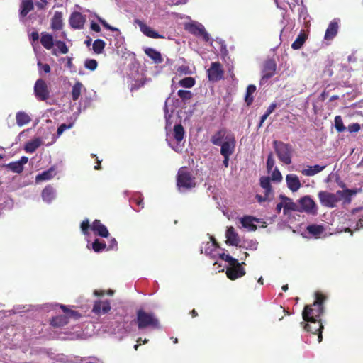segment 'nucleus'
Masks as SVG:
<instances>
[{"instance_id": "obj_55", "label": "nucleus", "mask_w": 363, "mask_h": 363, "mask_svg": "<svg viewBox=\"0 0 363 363\" xmlns=\"http://www.w3.org/2000/svg\"><path fill=\"white\" fill-rule=\"evenodd\" d=\"M177 94L183 100L189 99L192 96L191 91L187 90H179Z\"/></svg>"}, {"instance_id": "obj_9", "label": "nucleus", "mask_w": 363, "mask_h": 363, "mask_svg": "<svg viewBox=\"0 0 363 363\" xmlns=\"http://www.w3.org/2000/svg\"><path fill=\"white\" fill-rule=\"evenodd\" d=\"M274 147L279 160L286 164L291 163V147L282 142L274 141Z\"/></svg>"}, {"instance_id": "obj_44", "label": "nucleus", "mask_w": 363, "mask_h": 363, "mask_svg": "<svg viewBox=\"0 0 363 363\" xmlns=\"http://www.w3.org/2000/svg\"><path fill=\"white\" fill-rule=\"evenodd\" d=\"M55 45L57 47V49L53 50V55H57L58 51L62 54H66L68 52V48L64 42L60 40H55Z\"/></svg>"}, {"instance_id": "obj_47", "label": "nucleus", "mask_w": 363, "mask_h": 363, "mask_svg": "<svg viewBox=\"0 0 363 363\" xmlns=\"http://www.w3.org/2000/svg\"><path fill=\"white\" fill-rule=\"evenodd\" d=\"M335 128L338 133H342L346 130V127L344 125L342 119L340 116H336L334 120Z\"/></svg>"}, {"instance_id": "obj_34", "label": "nucleus", "mask_w": 363, "mask_h": 363, "mask_svg": "<svg viewBox=\"0 0 363 363\" xmlns=\"http://www.w3.org/2000/svg\"><path fill=\"white\" fill-rule=\"evenodd\" d=\"M338 30V23L337 21H332L326 29L324 38L327 40H331L337 35Z\"/></svg>"}, {"instance_id": "obj_5", "label": "nucleus", "mask_w": 363, "mask_h": 363, "mask_svg": "<svg viewBox=\"0 0 363 363\" xmlns=\"http://www.w3.org/2000/svg\"><path fill=\"white\" fill-rule=\"evenodd\" d=\"M137 323L139 329L150 328L160 329V325L158 319L152 313H147L140 309L137 312Z\"/></svg>"}, {"instance_id": "obj_35", "label": "nucleus", "mask_w": 363, "mask_h": 363, "mask_svg": "<svg viewBox=\"0 0 363 363\" xmlns=\"http://www.w3.org/2000/svg\"><path fill=\"white\" fill-rule=\"evenodd\" d=\"M16 124L22 127L31 121L30 116L24 111H18L16 114Z\"/></svg>"}, {"instance_id": "obj_12", "label": "nucleus", "mask_w": 363, "mask_h": 363, "mask_svg": "<svg viewBox=\"0 0 363 363\" xmlns=\"http://www.w3.org/2000/svg\"><path fill=\"white\" fill-rule=\"evenodd\" d=\"M340 193H330L325 191H322L318 193V198L320 203L328 208H333L338 202L337 196H339Z\"/></svg>"}, {"instance_id": "obj_43", "label": "nucleus", "mask_w": 363, "mask_h": 363, "mask_svg": "<svg viewBox=\"0 0 363 363\" xmlns=\"http://www.w3.org/2000/svg\"><path fill=\"white\" fill-rule=\"evenodd\" d=\"M83 88V84L79 82H77L74 84L72 89V97L74 101L78 100Z\"/></svg>"}, {"instance_id": "obj_46", "label": "nucleus", "mask_w": 363, "mask_h": 363, "mask_svg": "<svg viewBox=\"0 0 363 363\" xmlns=\"http://www.w3.org/2000/svg\"><path fill=\"white\" fill-rule=\"evenodd\" d=\"M105 42L103 40L97 39L93 43V50L95 53L101 54L104 51L105 47Z\"/></svg>"}, {"instance_id": "obj_24", "label": "nucleus", "mask_w": 363, "mask_h": 363, "mask_svg": "<svg viewBox=\"0 0 363 363\" xmlns=\"http://www.w3.org/2000/svg\"><path fill=\"white\" fill-rule=\"evenodd\" d=\"M286 182L287 187L292 192H296L301 186V184L298 177L294 174L286 175Z\"/></svg>"}, {"instance_id": "obj_18", "label": "nucleus", "mask_w": 363, "mask_h": 363, "mask_svg": "<svg viewBox=\"0 0 363 363\" xmlns=\"http://www.w3.org/2000/svg\"><path fill=\"white\" fill-rule=\"evenodd\" d=\"M277 65L272 60L267 61L264 64L263 75L261 79V83L263 84L269 78L272 77L276 72Z\"/></svg>"}, {"instance_id": "obj_36", "label": "nucleus", "mask_w": 363, "mask_h": 363, "mask_svg": "<svg viewBox=\"0 0 363 363\" xmlns=\"http://www.w3.org/2000/svg\"><path fill=\"white\" fill-rule=\"evenodd\" d=\"M33 9V3L32 0H23L20 6V16L25 17Z\"/></svg>"}, {"instance_id": "obj_17", "label": "nucleus", "mask_w": 363, "mask_h": 363, "mask_svg": "<svg viewBox=\"0 0 363 363\" xmlns=\"http://www.w3.org/2000/svg\"><path fill=\"white\" fill-rule=\"evenodd\" d=\"M240 228H243L248 231H255L257 229L256 223H259V219L251 216H245L239 218Z\"/></svg>"}, {"instance_id": "obj_21", "label": "nucleus", "mask_w": 363, "mask_h": 363, "mask_svg": "<svg viewBox=\"0 0 363 363\" xmlns=\"http://www.w3.org/2000/svg\"><path fill=\"white\" fill-rule=\"evenodd\" d=\"M86 22V17L79 12H73L69 17V24L75 29L83 28Z\"/></svg>"}, {"instance_id": "obj_33", "label": "nucleus", "mask_w": 363, "mask_h": 363, "mask_svg": "<svg viewBox=\"0 0 363 363\" xmlns=\"http://www.w3.org/2000/svg\"><path fill=\"white\" fill-rule=\"evenodd\" d=\"M51 28L53 30H59L62 28V14L60 11H55L51 19Z\"/></svg>"}, {"instance_id": "obj_4", "label": "nucleus", "mask_w": 363, "mask_h": 363, "mask_svg": "<svg viewBox=\"0 0 363 363\" xmlns=\"http://www.w3.org/2000/svg\"><path fill=\"white\" fill-rule=\"evenodd\" d=\"M55 306H60L64 312V315H60L54 317L50 324L53 327L61 328L69 323L70 319L78 320L81 315L76 311L72 310L65 305H55Z\"/></svg>"}, {"instance_id": "obj_42", "label": "nucleus", "mask_w": 363, "mask_h": 363, "mask_svg": "<svg viewBox=\"0 0 363 363\" xmlns=\"http://www.w3.org/2000/svg\"><path fill=\"white\" fill-rule=\"evenodd\" d=\"M307 38V35L304 32H301L296 40L294 41V43L291 44V48L294 50H298L300 49L304 43L306 42V40Z\"/></svg>"}, {"instance_id": "obj_29", "label": "nucleus", "mask_w": 363, "mask_h": 363, "mask_svg": "<svg viewBox=\"0 0 363 363\" xmlns=\"http://www.w3.org/2000/svg\"><path fill=\"white\" fill-rule=\"evenodd\" d=\"M308 233L315 238H320L325 233V228L322 225H309L306 228Z\"/></svg>"}, {"instance_id": "obj_51", "label": "nucleus", "mask_w": 363, "mask_h": 363, "mask_svg": "<svg viewBox=\"0 0 363 363\" xmlns=\"http://www.w3.org/2000/svg\"><path fill=\"white\" fill-rule=\"evenodd\" d=\"M98 63L96 60L88 59L84 62V66L86 69L94 71L97 68Z\"/></svg>"}, {"instance_id": "obj_15", "label": "nucleus", "mask_w": 363, "mask_h": 363, "mask_svg": "<svg viewBox=\"0 0 363 363\" xmlns=\"http://www.w3.org/2000/svg\"><path fill=\"white\" fill-rule=\"evenodd\" d=\"M34 92L38 99L45 101L48 98L49 92L46 83L43 79H38L34 86Z\"/></svg>"}, {"instance_id": "obj_7", "label": "nucleus", "mask_w": 363, "mask_h": 363, "mask_svg": "<svg viewBox=\"0 0 363 363\" xmlns=\"http://www.w3.org/2000/svg\"><path fill=\"white\" fill-rule=\"evenodd\" d=\"M201 252L215 260L214 266L218 264V259L222 260L223 257L226 255L224 252H221V250L217 246L216 241L211 237L209 241L201 245Z\"/></svg>"}, {"instance_id": "obj_60", "label": "nucleus", "mask_w": 363, "mask_h": 363, "mask_svg": "<svg viewBox=\"0 0 363 363\" xmlns=\"http://www.w3.org/2000/svg\"><path fill=\"white\" fill-rule=\"evenodd\" d=\"M277 107V104L275 103H272L269 105V106L267 108V111H266V113L268 114V115H270L275 109V108Z\"/></svg>"}, {"instance_id": "obj_64", "label": "nucleus", "mask_w": 363, "mask_h": 363, "mask_svg": "<svg viewBox=\"0 0 363 363\" xmlns=\"http://www.w3.org/2000/svg\"><path fill=\"white\" fill-rule=\"evenodd\" d=\"M28 161V158L26 156H23L21 157L18 162L21 164L22 167H23L24 164H26Z\"/></svg>"}, {"instance_id": "obj_13", "label": "nucleus", "mask_w": 363, "mask_h": 363, "mask_svg": "<svg viewBox=\"0 0 363 363\" xmlns=\"http://www.w3.org/2000/svg\"><path fill=\"white\" fill-rule=\"evenodd\" d=\"M185 28L191 33L202 37L205 41L210 40L209 34L206 32L204 26L198 22H192L186 25Z\"/></svg>"}, {"instance_id": "obj_52", "label": "nucleus", "mask_w": 363, "mask_h": 363, "mask_svg": "<svg viewBox=\"0 0 363 363\" xmlns=\"http://www.w3.org/2000/svg\"><path fill=\"white\" fill-rule=\"evenodd\" d=\"M275 164L274 159L273 158L272 154H269L267 160V169L268 173H270L272 169H274Z\"/></svg>"}, {"instance_id": "obj_39", "label": "nucleus", "mask_w": 363, "mask_h": 363, "mask_svg": "<svg viewBox=\"0 0 363 363\" xmlns=\"http://www.w3.org/2000/svg\"><path fill=\"white\" fill-rule=\"evenodd\" d=\"M335 193H340V194L337 196V201H343L344 203H350L352 195L354 194V191L350 189L338 190Z\"/></svg>"}, {"instance_id": "obj_57", "label": "nucleus", "mask_w": 363, "mask_h": 363, "mask_svg": "<svg viewBox=\"0 0 363 363\" xmlns=\"http://www.w3.org/2000/svg\"><path fill=\"white\" fill-rule=\"evenodd\" d=\"M38 67L40 72L43 71L45 73H49L50 72V67L48 64H42L40 61H38Z\"/></svg>"}, {"instance_id": "obj_20", "label": "nucleus", "mask_w": 363, "mask_h": 363, "mask_svg": "<svg viewBox=\"0 0 363 363\" xmlns=\"http://www.w3.org/2000/svg\"><path fill=\"white\" fill-rule=\"evenodd\" d=\"M135 23L138 25L140 31L147 37L154 39L164 38V36L160 35L157 31L153 30L152 28L146 25L143 21L140 20H136Z\"/></svg>"}, {"instance_id": "obj_23", "label": "nucleus", "mask_w": 363, "mask_h": 363, "mask_svg": "<svg viewBox=\"0 0 363 363\" xmlns=\"http://www.w3.org/2000/svg\"><path fill=\"white\" fill-rule=\"evenodd\" d=\"M111 310L109 301H97L94 303L92 311L96 315H104Z\"/></svg>"}, {"instance_id": "obj_38", "label": "nucleus", "mask_w": 363, "mask_h": 363, "mask_svg": "<svg viewBox=\"0 0 363 363\" xmlns=\"http://www.w3.org/2000/svg\"><path fill=\"white\" fill-rule=\"evenodd\" d=\"M145 54L150 57L155 63H161L162 62V57L160 52L156 50L147 48L145 50Z\"/></svg>"}, {"instance_id": "obj_54", "label": "nucleus", "mask_w": 363, "mask_h": 363, "mask_svg": "<svg viewBox=\"0 0 363 363\" xmlns=\"http://www.w3.org/2000/svg\"><path fill=\"white\" fill-rule=\"evenodd\" d=\"M177 72L182 74H192L191 69L188 65H182L177 68Z\"/></svg>"}, {"instance_id": "obj_40", "label": "nucleus", "mask_w": 363, "mask_h": 363, "mask_svg": "<svg viewBox=\"0 0 363 363\" xmlns=\"http://www.w3.org/2000/svg\"><path fill=\"white\" fill-rule=\"evenodd\" d=\"M42 144V140L39 138H36L29 142L25 145V150L27 152H34Z\"/></svg>"}, {"instance_id": "obj_58", "label": "nucleus", "mask_w": 363, "mask_h": 363, "mask_svg": "<svg viewBox=\"0 0 363 363\" xmlns=\"http://www.w3.org/2000/svg\"><path fill=\"white\" fill-rule=\"evenodd\" d=\"M99 21L108 30H118V29L116 28H114V27H112L111 26H110L109 24H108L106 23V21H104V19L101 18L100 17H97Z\"/></svg>"}, {"instance_id": "obj_37", "label": "nucleus", "mask_w": 363, "mask_h": 363, "mask_svg": "<svg viewBox=\"0 0 363 363\" xmlns=\"http://www.w3.org/2000/svg\"><path fill=\"white\" fill-rule=\"evenodd\" d=\"M260 186L264 189V194L267 198L272 195V189L270 184V178L269 177H262L260 178Z\"/></svg>"}, {"instance_id": "obj_50", "label": "nucleus", "mask_w": 363, "mask_h": 363, "mask_svg": "<svg viewBox=\"0 0 363 363\" xmlns=\"http://www.w3.org/2000/svg\"><path fill=\"white\" fill-rule=\"evenodd\" d=\"M271 179L275 182H280L282 180V175L277 167L271 171Z\"/></svg>"}, {"instance_id": "obj_11", "label": "nucleus", "mask_w": 363, "mask_h": 363, "mask_svg": "<svg viewBox=\"0 0 363 363\" xmlns=\"http://www.w3.org/2000/svg\"><path fill=\"white\" fill-rule=\"evenodd\" d=\"M208 80L213 82H218L223 78L224 71L220 63L213 62L207 69Z\"/></svg>"}, {"instance_id": "obj_2", "label": "nucleus", "mask_w": 363, "mask_h": 363, "mask_svg": "<svg viewBox=\"0 0 363 363\" xmlns=\"http://www.w3.org/2000/svg\"><path fill=\"white\" fill-rule=\"evenodd\" d=\"M324 297L320 294H316V299L313 306L308 305L304 308L302 315L304 321H313L320 320L323 313V303Z\"/></svg>"}, {"instance_id": "obj_41", "label": "nucleus", "mask_w": 363, "mask_h": 363, "mask_svg": "<svg viewBox=\"0 0 363 363\" xmlns=\"http://www.w3.org/2000/svg\"><path fill=\"white\" fill-rule=\"evenodd\" d=\"M349 221L350 223L348 224V227L344 230L345 232H352L363 228V218H359L358 221L352 220L351 219H350Z\"/></svg>"}, {"instance_id": "obj_30", "label": "nucleus", "mask_w": 363, "mask_h": 363, "mask_svg": "<svg viewBox=\"0 0 363 363\" xmlns=\"http://www.w3.org/2000/svg\"><path fill=\"white\" fill-rule=\"evenodd\" d=\"M325 167L326 165L319 164L308 166L306 168L301 170V173L304 176L312 177L322 172L323 169H325Z\"/></svg>"}, {"instance_id": "obj_19", "label": "nucleus", "mask_w": 363, "mask_h": 363, "mask_svg": "<svg viewBox=\"0 0 363 363\" xmlns=\"http://www.w3.org/2000/svg\"><path fill=\"white\" fill-rule=\"evenodd\" d=\"M94 232V235L103 238H108L109 235L107 228L103 225L99 220H95L91 225H89V231Z\"/></svg>"}, {"instance_id": "obj_31", "label": "nucleus", "mask_w": 363, "mask_h": 363, "mask_svg": "<svg viewBox=\"0 0 363 363\" xmlns=\"http://www.w3.org/2000/svg\"><path fill=\"white\" fill-rule=\"evenodd\" d=\"M40 43L47 50H51L54 44H55L54 37L46 32H43L41 33Z\"/></svg>"}, {"instance_id": "obj_61", "label": "nucleus", "mask_w": 363, "mask_h": 363, "mask_svg": "<svg viewBox=\"0 0 363 363\" xmlns=\"http://www.w3.org/2000/svg\"><path fill=\"white\" fill-rule=\"evenodd\" d=\"M256 199H257L258 202L262 203V202H263L264 201L269 200L271 199V196H269V198H267L265 194H264V197L257 194L256 196Z\"/></svg>"}, {"instance_id": "obj_22", "label": "nucleus", "mask_w": 363, "mask_h": 363, "mask_svg": "<svg viewBox=\"0 0 363 363\" xmlns=\"http://www.w3.org/2000/svg\"><path fill=\"white\" fill-rule=\"evenodd\" d=\"M280 200L283 201L284 215H288L291 211H298V205L293 201V200L284 195L279 196Z\"/></svg>"}, {"instance_id": "obj_59", "label": "nucleus", "mask_w": 363, "mask_h": 363, "mask_svg": "<svg viewBox=\"0 0 363 363\" xmlns=\"http://www.w3.org/2000/svg\"><path fill=\"white\" fill-rule=\"evenodd\" d=\"M299 16L300 17L303 18V20H306V17L308 16L307 9L303 5H302L301 8L300 9Z\"/></svg>"}, {"instance_id": "obj_62", "label": "nucleus", "mask_w": 363, "mask_h": 363, "mask_svg": "<svg viewBox=\"0 0 363 363\" xmlns=\"http://www.w3.org/2000/svg\"><path fill=\"white\" fill-rule=\"evenodd\" d=\"M116 247H117V242H116V239H114V238L111 239V243H110L108 249L113 250V249L116 248Z\"/></svg>"}, {"instance_id": "obj_45", "label": "nucleus", "mask_w": 363, "mask_h": 363, "mask_svg": "<svg viewBox=\"0 0 363 363\" xmlns=\"http://www.w3.org/2000/svg\"><path fill=\"white\" fill-rule=\"evenodd\" d=\"M256 91V86L254 85H249L247 88L246 94H245V102L249 106L253 101L252 94Z\"/></svg>"}, {"instance_id": "obj_56", "label": "nucleus", "mask_w": 363, "mask_h": 363, "mask_svg": "<svg viewBox=\"0 0 363 363\" xmlns=\"http://www.w3.org/2000/svg\"><path fill=\"white\" fill-rule=\"evenodd\" d=\"M360 128V125L358 123H354L347 126V130L351 133L359 131Z\"/></svg>"}, {"instance_id": "obj_27", "label": "nucleus", "mask_w": 363, "mask_h": 363, "mask_svg": "<svg viewBox=\"0 0 363 363\" xmlns=\"http://www.w3.org/2000/svg\"><path fill=\"white\" fill-rule=\"evenodd\" d=\"M229 133H227L225 129H220L215 133L211 138V142L214 145L219 146L224 141H225V138L229 135Z\"/></svg>"}, {"instance_id": "obj_53", "label": "nucleus", "mask_w": 363, "mask_h": 363, "mask_svg": "<svg viewBox=\"0 0 363 363\" xmlns=\"http://www.w3.org/2000/svg\"><path fill=\"white\" fill-rule=\"evenodd\" d=\"M73 127V123H70L68 125L65 123L61 124L57 128V136L61 135L66 130L70 129Z\"/></svg>"}, {"instance_id": "obj_3", "label": "nucleus", "mask_w": 363, "mask_h": 363, "mask_svg": "<svg viewBox=\"0 0 363 363\" xmlns=\"http://www.w3.org/2000/svg\"><path fill=\"white\" fill-rule=\"evenodd\" d=\"M222 261H225L228 263L226 275L230 280H235L245 274V270L242 267V264H244L243 262L239 263L236 259L229 255L223 257Z\"/></svg>"}, {"instance_id": "obj_48", "label": "nucleus", "mask_w": 363, "mask_h": 363, "mask_svg": "<svg viewBox=\"0 0 363 363\" xmlns=\"http://www.w3.org/2000/svg\"><path fill=\"white\" fill-rule=\"evenodd\" d=\"M6 167L15 173H21L23 169V167L18 161L9 163Z\"/></svg>"}, {"instance_id": "obj_63", "label": "nucleus", "mask_w": 363, "mask_h": 363, "mask_svg": "<svg viewBox=\"0 0 363 363\" xmlns=\"http://www.w3.org/2000/svg\"><path fill=\"white\" fill-rule=\"evenodd\" d=\"M91 30H93L96 32L100 31V26L97 23H94V22L91 23Z\"/></svg>"}, {"instance_id": "obj_16", "label": "nucleus", "mask_w": 363, "mask_h": 363, "mask_svg": "<svg viewBox=\"0 0 363 363\" xmlns=\"http://www.w3.org/2000/svg\"><path fill=\"white\" fill-rule=\"evenodd\" d=\"M307 322L308 323L304 325V329L313 334H318V341L320 342L323 338L322 330L323 329V325L320 320Z\"/></svg>"}, {"instance_id": "obj_8", "label": "nucleus", "mask_w": 363, "mask_h": 363, "mask_svg": "<svg viewBox=\"0 0 363 363\" xmlns=\"http://www.w3.org/2000/svg\"><path fill=\"white\" fill-rule=\"evenodd\" d=\"M80 228L88 242L87 248H91L96 252H101L106 248V245L104 242H100L99 239H96L92 243H90L89 221L88 219L82 222Z\"/></svg>"}, {"instance_id": "obj_6", "label": "nucleus", "mask_w": 363, "mask_h": 363, "mask_svg": "<svg viewBox=\"0 0 363 363\" xmlns=\"http://www.w3.org/2000/svg\"><path fill=\"white\" fill-rule=\"evenodd\" d=\"M177 184L180 191L189 190L196 186L195 178L186 167H182L177 173Z\"/></svg>"}, {"instance_id": "obj_10", "label": "nucleus", "mask_w": 363, "mask_h": 363, "mask_svg": "<svg viewBox=\"0 0 363 363\" xmlns=\"http://www.w3.org/2000/svg\"><path fill=\"white\" fill-rule=\"evenodd\" d=\"M298 212H306L309 214L316 213V206L309 196H304L298 200Z\"/></svg>"}, {"instance_id": "obj_1", "label": "nucleus", "mask_w": 363, "mask_h": 363, "mask_svg": "<svg viewBox=\"0 0 363 363\" xmlns=\"http://www.w3.org/2000/svg\"><path fill=\"white\" fill-rule=\"evenodd\" d=\"M181 101L174 97L167 99L164 104V118L166 120V141L168 145L177 152H181L184 147L183 139L184 137V129L180 124H176L173 130H171V125L176 118L175 113H178L177 108Z\"/></svg>"}, {"instance_id": "obj_25", "label": "nucleus", "mask_w": 363, "mask_h": 363, "mask_svg": "<svg viewBox=\"0 0 363 363\" xmlns=\"http://www.w3.org/2000/svg\"><path fill=\"white\" fill-rule=\"evenodd\" d=\"M226 242L229 245L238 246L240 242L239 236L233 227H228L225 232Z\"/></svg>"}, {"instance_id": "obj_28", "label": "nucleus", "mask_w": 363, "mask_h": 363, "mask_svg": "<svg viewBox=\"0 0 363 363\" xmlns=\"http://www.w3.org/2000/svg\"><path fill=\"white\" fill-rule=\"evenodd\" d=\"M56 197V190L48 185L44 188L42 191V199L43 201L50 203Z\"/></svg>"}, {"instance_id": "obj_26", "label": "nucleus", "mask_w": 363, "mask_h": 363, "mask_svg": "<svg viewBox=\"0 0 363 363\" xmlns=\"http://www.w3.org/2000/svg\"><path fill=\"white\" fill-rule=\"evenodd\" d=\"M110 331L118 335L119 337L125 335L128 331H130L129 326L125 322H116L111 325Z\"/></svg>"}, {"instance_id": "obj_49", "label": "nucleus", "mask_w": 363, "mask_h": 363, "mask_svg": "<svg viewBox=\"0 0 363 363\" xmlns=\"http://www.w3.org/2000/svg\"><path fill=\"white\" fill-rule=\"evenodd\" d=\"M179 85L185 88H191L195 84V79L192 77H185L179 82Z\"/></svg>"}, {"instance_id": "obj_14", "label": "nucleus", "mask_w": 363, "mask_h": 363, "mask_svg": "<svg viewBox=\"0 0 363 363\" xmlns=\"http://www.w3.org/2000/svg\"><path fill=\"white\" fill-rule=\"evenodd\" d=\"M236 141L233 135H229L220 146V154L222 156H231L235 149Z\"/></svg>"}, {"instance_id": "obj_32", "label": "nucleus", "mask_w": 363, "mask_h": 363, "mask_svg": "<svg viewBox=\"0 0 363 363\" xmlns=\"http://www.w3.org/2000/svg\"><path fill=\"white\" fill-rule=\"evenodd\" d=\"M56 174V169L55 167H51L49 169L43 171L42 173L38 174L35 177L36 182L42 181L50 180L53 178Z\"/></svg>"}]
</instances>
